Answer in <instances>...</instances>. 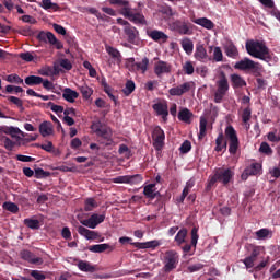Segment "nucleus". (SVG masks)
<instances>
[{
  "mask_svg": "<svg viewBox=\"0 0 280 280\" xmlns=\"http://www.w3.org/2000/svg\"><path fill=\"white\" fill-rule=\"evenodd\" d=\"M91 130H93V133L96 135V137H102V139H105L106 141H110V137H113L110 128L104 127V124L100 120L92 122Z\"/></svg>",
  "mask_w": 280,
  "mask_h": 280,
  "instance_id": "1a4fd4ad",
  "label": "nucleus"
},
{
  "mask_svg": "<svg viewBox=\"0 0 280 280\" xmlns=\"http://www.w3.org/2000/svg\"><path fill=\"white\" fill-rule=\"evenodd\" d=\"M213 60H214V62H222L224 60V55L222 54V48L214 47V49H213Z\"/></svg>",
  "mask_w": 280,
  "mask_h": 280,
  "instance_id": "13d9d810",
  "label": "nucleus"
},
{
  "mask_svg": "<svg viewBox=\"0 0 280 280\" xmlns=\"http://www.w3.org/2000/svg\"><path fill=\"white\" fill-rule=\"evenodd\" d=\"M5 80L10 84H23V79L16 73L9 74Z\"/></svg>",
  "mask_w": 280,
  "mask_h": 280,
  "instance_id": "603ef678",
  "label": "nucleus"
},
{
  "mask_svg": "<svg viewBox=\"0 0 280 280\" xmlns=\"http://www.w3.org/2000/svg\"><path fill=\"white\" fill-rule=\"evenodd\" d=\"M50 175H51V173H49V172H47L43 168H36L35 170V178H38V179L48 178V176H50Z\"/></svg>",
  "mask_w": 280,
  "mask_h": 280,
  "instance_id": "69168bd1",
  "label": "nucleus"
},
{
  "mask_svg": "<svg viewBox=\"0 0 280 280\" xmlns=\"http://www.w3.org/2000/svg\"><path fill=\"white\" fill-rule=\"evenodd\" d=\"M37 40H40V43H47L48 40L49 45H54L56 49H62V47H65L62 45V42L58 40V38H56V35H54V33L51 32H39L37 35Z\"/></svg>",
  "mask_w": 280,
  "mask_h": 280,
  "instance_id": "9d476101",
  "label": "nucleus"
},
{
  "mask_svg": "<svg viewBox=\"0 0 280 280\" xmlns=\"http://www.w3.org/2000/svg\"><path fill=\"white\" fill-rule=\"evenodd\" d=\"M179 261L180 256L178 255V252L174 249L165 252L163 259V271L170 273L172 270H176V268H178Z\"/></svg>",
  "mask_w": 280,
  "mask_h": 280,
  "instance_id": "423d86ee",
  "label": "nucleus"
},
{
  "mask_svg": "<svg viewBox=\"0 0 280 280\" xmlns=\"http://www.w3.org/2000/svg\"><path fill=\"white\" fill-rule=\"evenodd\" d=\"M105 49L110 58H114V60H121V52L117 50V48L106 45Z\"/></svg>",
  "mask_w": 280,
  "mask_h": 280,
  "instance_id": "a19ab883",
  "label": "nucleus"
},
{
  "mask_svg": "<svg viewBox=\"0 0 280 280\" xmlns=\"http://www.w3.org/2000/svg\"><path fill=\"white\" fill-rule=\"evenodd\" d=\"M245 47L247 54H249V56H253V58H258V60H264L265 62H270V60L272 59V57L270 56V49L266 47V44H264V42H247Z\"/></svg>",
  "mask_w": 280,
  "mask_h": 280,
  "instance_id": "f03ea898",
  "label": "nucleus"
},
{
  "mask_svg": "<svg viewBox=\"0 0 280 280\" xmlns=\"http://www.w3.org/2000/svg\"><path fill=\"white\" fill-rule=\"evenodd\" d=\"M110 5H117L118 8H121L120 13L122 16L128 14V11L130 10V2L128 0H109Z\"/></svg>",
  "mask_w": 280,
  "mask_h": 280,
  "instance_id": "393cba45",
  "label": "nucleus"
},
{
  "mask_svg": "<svg viewBox=\"0 0 280 280\" xmlns=\"http://www.w3.org/2000/svg\"><path fill=\"white\" fill-rule=\"evenodd\" d=\"M89 250L91 253H104L105 250H115V247L113 245H109V244H97V245H92V246H89L88 247Z\"/></svg>",
  "mask_w": 280,
  "mask_h": 280,
  "instance_id": "cd10ccee",
  "label": "nucleus"
},
{
  "mask_svg": "<svg viewBox=\"0 0 280 280\" xmlns=\"http://www.w3.org/2000/svg\"><path fill=\"white\" fill-rule=\"evenodd\" d=\"M207 137V118L200 117L198 139Z\"/></svg>",
  "mask_w": 280,
  "mask_h": 280,
  "instance_id": "79ce46f5",
  "label": "nucleus"
},
{
  "mask_svg": "<svg viewBox=\"0 0 280 280\" xmlns=\"http://www.w3.org/2000/svg\"><path fill=\"white\" fill-rule=\"evenodd\" d=\"M39 135H42V137H51V135H54V125L51 121H43L39 125Z\"/></svg>",
  "mask_w": 280,
  "mask_h": 280,
  "instance_id": "4be33fe9",
  "label": "nucleus"
},
{
  "mask_svg": "<svg viewBox=\"0 0 280 280\" xmlns=\"http://www.w3.org/2000/svg\"><path fill=\"white\" fill-rule=\"evenodd\" d=\"M231 82L233 89H242L246 86V80H244L240 74H231Z\"/></svg>",
  "mask_w": 280,
  "mask_h": 280,
  "instance_id": "7c9ffc66",
  "label": "nucleus"
},
{
  "mask_svg": "<svg viewBox=\"0 0 280 280\" xmlns=\"http://www.w3.org/2000/svg\"><path fill=\"white\" fill-rule=\"evenodd\" d=\"M182 48L186 51L187 56H191L194 54V42L188 37L182 39L180 42Z\"/></svg>",
  "mask_w": 280,
  "mask_h": 280,
  "instance_id": "c9c22d12",
  "label": "nucleus"
},
{
  "mask_svg": "<svg viewBox=\"0 0 280 280\" xmlns=\"http://www.w3.org/2000/svg\"><path fill=\"white\" fill-rule=\"evenodd\" d=\"M18 135H20V137L23 138L22 141H26V143H30V141H36L38 139V135L25 133L21 129Z\"/></svg>",
  "mask_w": 280,
  "mask_h": 280,
  "instance_id": "5fc2aeb1",
  "label": "nucleus"
},
{
  "mask_svg": "<svg viewBox=\"0 0 280 280\" xmlns=\"http://www.w3.org/2000/svg\"><path fill=\"white\" fill-rule=\"evenodd\" d=\"M26 86H38L43 84V77L38 75H28L24 79Z\"/></svg>",
  "mask_w": 280,
  "mask_h": 280,
  "instance_id": "473e14b6",
  "label": "nucleus"
},
{
  "mask_svg": "<svg viewBox=\"0 0 280 280\" xmlns=\"http://www.w3.org/2000/svg\"><path fill=\"white\" fill-rule=\"evenodd\" d=\"M47 106L48 108H50V110H52V113H56L57 115H60V113H65V107L56 105L54 104V102H48Z\"/></svg>",
  "mask_w": 280,
  "mask_h": 280,
  "instance_id": "052dcab7",
  "label": "nucleus"
},
{
  "mask_svg": "<svg viewBox=\"0 0 280 280\" xmlns=\"http://www.w3.org/2000/svg\"><path fill=\"white\" fill-rule=\"evenodd\" d=\"M131 246H135L136 248L139 249H145V248H158V246H161V242L154 240V241H149V242H144V243H131Z\"/></svg>",
  "mask_w": 280,
  "mask_h": 280,
  "instance_id": "a878e982",
  "label": "nucleus"
},
{
  "mask_svg": "<svg viewBox=\"0 0 280 280\" xmlns=\"http://www.w3.org/2000/svg\"><path fill=\"white\" fill-rule=\"evenodd\" d=\"M245 170H247V172L250 176H257V174H259V172H261V164L260 163H252Z\"/></svg>",
  "mask_w": 280,
  "mask_h": 280,
  "instance_id": "a18cd8bd",
  "label": "nucleus"
},
{
  "mask_svg": "<svg viewBox=\"0 0 280 280\" xmlns=\"http://www.w3.org/2000/svg\"><path fill=\"white\" fill-rule=\"evenodd\" d=\"M229 89H230V85H229V79L226 78V73H224V71H221L219 73V80L217 81V92L214 93L215 104H221L226 93H229Z\"/></svg>",
  "mask_w": 280,
  "mask_h": 280,
  "instance_id": "39448f33",
  "label": "nucleus"
},
{
  "mask_svg": "<svg viewBox=\"0 0 280 280\" xmlns=\"http://www.w3.org/2000/svg\"><path fill=\"white\" fill-rule=\"evenodd\" d=\"M147 34L149 38L154 40V43H165L166 40L170 39V36H167V34L159 30L148 31Z\"/></svg>",
  "mask_w": 280,
  "mask_h": 280,
  "instance_id": "f3484780",
  "label": "nucleus"
},
{
  "mask_svg": "<svg viewBox=\"0 0 280 280\" xmlns=\"http://www.w3.org/2000/svg\"><path fill=\"white\" fill-rule=\"evenodd\" d=\"M199 235H198V228H192L191 229V241H190V244L191 246H197L198 244V240H199Z\"/></svg>",
  "mask_w": 280,
  "mask_h": 280,
  "instance_id": "338daca9",
  "label": "nucleus"
},
{
  "mask_svg": "<svg viewBox=\"0 0 280 280\" xmlns=\"http://www.w3.org/2000/svg\"><path fill=\"white\" fill-rule=\"evenodd\" d=\"M2 208L5 211H10V213H19V206L16 203H14V202L5 201L2 205Z\"/></svg>",
  "mask_w": 280,
  "mask_h": 280,
  "instance_id": "8fccbe9b",
  "label": "nucleus"
},
{
  "mask_svg": "<svg viewBox=\"0 0 280 280\" xmlns=\"http://www.w3.org/2000/svg\"><path fill=\"white\" fill-rule=\"evenodd\" d=\"M140 183H143V175H127V185H139Z\"/></svg>",
  "mask_w": 280,
  "mask_h": 280,
  "instance_id": "37998d69",
  "label": "nucleus"
},
{
  "mask_svg": "<svg viewBox=\"0 0 280 280\" xmlns=\"http://www.w3.org/2000/svg\"><path fill=\"white\" fill-rule=\"evenodd\" d=\"M235 172L232 168L220 167L214 171V175L210 178L207 185V190L211 189L217 183H222L224 186L233 180Z\"/></svg>",
  "mask_w": 280,
  "mask_h": 280,
  "instance_id": "20e7f679",
  "label": "nucleus"
},
{
  "mask_svg": "<svg viewBox=\"0 0 280 280\" xmlns=\"http://www.w3.org/2000/svg\"><path fill=\"white\" fill-rule=\"evenodd\" d=\"M186 240H187V229L183 228L177 232L175 236V242L177 246H182V244H185Z\"/></svg>",
  "mask_w": 280,
  "mask_h": 280,
  "instance_id": "ea45409f",
  "label": "nucleus"
},
{
  "mask_svg": "<svg viewBox=\"0 0 280 280\" xmlns=\"http://www.w3.org/2000/svg\"><path fill=\"white\" fill-rule=\"evenodd\" d=\"M194 56L196 60H199V62H205V60H207L209 55H207V49L205 48L203 44L196 45V50Z\"/></svg>",
  "mask_w": 280,
  "mask_h": 280,
  "instance_id": "b1692460",
  "label": "nucleus"
},
{
  "mask_svg": "<svg viewBox=\"0 0 280 280\" xmlns=\"http://www.w3.org/2000/svg\"><path fill=\"white\" fill-rule=\"evenodd\" d=\"M62 97L66 100V102L73 104V102L80 97V93H78L75 90H72L71 88H66L63 90Z\"/></svg>",
  "mask_w": 280,
  "mask_h": 280,
  "instance_id": "5701e85b",
  "label": "nucleus"
},
{
  "mask_svg": "<svg viewBox=\"0 0 280 280\" xmlns=\"http://www.w3.org/2000/svg\"><path fill=\"white\" fill-rule=\"evenodd\" d=\"M4 135H9L12 139H15L18 145H21V141L23 138L19 136V132H21V129L19 127H4L3 128Z\"/></svg>",
  "mask_w": 280,
  "mask_h": 280,
  "instance_id": "a211bd4d",
  "label": "nucleus"
},
{
  "mask_svg": "<svg viewBox=\"0 0 280 280\" xmlns=\"http://www.w3.org/2000/svg\"><path fill=\"white\" fill-rule=\"evenodd\" d=\"M83 100H90L91 95H93V89L89 88V85H81L79 88Z\"/></svg>",
  "mask_w": 280,
  "mask_h": 280,
  "instance_id": "09e8293b",
  "label": "nucleus"
},
{
  "mask_svg": "<svg viewBox=\"0 0 280 280\" xmlns=\"http://www.w3.org/2000/svg\"><path fill=\"white\" fill-rule=\"evenodd\" d=\"M156 198L155 205L162 209L163 205H165V196L161 194V191H154L153 192V200Z\"/></svg>",
  "mask_w": 280,
  "mask_h": 280,
  "instance_id": "864d4df0",
  "label": "nucleus"
},
{
  "mask_svg": "<svg viewBox=\"0 0 280 280\" xmlns=\"http://www.w3.org/2000/svg\"><path fill=\"white\" fill-rule=\"evenodd\" d=\"M152 140H153V148L158 152H161L163 150V145H165V131L161 126L154 127L152 131Z\"/></svg>",
  "mask_w": 280,
  "mask_h": 280,
  "instance_id": "0eeeda50",
  "label": "nucleus"
},
{
  "mask_svg": "<svg viewBox=\"0 0 280 280\" xmlns=\"http://www.w3.org/2000/svg\"><path fill=\"white\" fill-rule=\"evenodd\" d=\"M19 58H21V60H24V62H33L34 61V52H21L19 55Z\"/></svg>",
  "mask_w": 280,
  "mask_h": 280,
  "instance_id": "e2e57ef3",
  "label": "nucleus"
},
{
  "mask_svg": "<svg viewBox=\"0 0 280 280\" xmlns=\"http://www.w3.org/2000/svg\"><path fill=\"white\" fill-rule=\"evenodd\" d=\"M153 110H155V113L163 119H167V115H170V112L167 110V103H155L153 105Z\"/></svg>",
  "mask_w": 280,
  "mask_h": 280,
  "instance_id": "bb28decb",
  "label": "nucleus"
},
{
  "mask_svg": "<svg viewBox=\"0 0 280 280\" xmlns=\"http://www.w3.org/2000/svg\"><path fill=\"white\" fill-rule=\"evenodd\" d=\"M153 70L158 78H163V75L172 73V66L167 61L159 60L154 63Z\"/></svg>",
  "mask_w": 280,
  "mask_h": 280,
  "instance_id": "ddd939ff",
  "label": "nucleus"
},
{
  "mask_svg": "<svg viewBox=\"0 0 280 280\" xmlns=\"http://www.w3.org/2000/svg\"><path fill=\"white\" fill-rule=\"evenodd\" d=\"M179 151L182 154H187L188 152H191V142L189 140H185L182 143Z\"/></svg>",
  "mask_w": 280,
  "mask_h": 280,
  "instance_id": "0e129e2a",
  "label": "nucleus"
},
{
  "mask_svg": "<svg viewBox=\"0 0 280 280\" xmlns=\"http://www.w3.org/2000/svg\"><path fill=\"white\" fill-rule=\"evenodd\" d=\"M79 235H82V237H85V240H97L100 237V233L89 230L82 225L78 228Z\"/></svg>",
  "mask_w": 280,
  "mask_h": 280,
  "instance_id": "aec40b11",
  "label": "nucleus"
},
{
  "mask_svg": "<svg viewBox=\"0 0 280 280\" xmlns=\"http://www.w3.org/2000/svg\"><path fill=\"white\" fill-rule=\"evenodd\" d=\"M135 89H136L135 81L128 80L125 84V88L122 89V93L124 95H126V97H128L132 95V93H135Z\"/></svg>",
  "mask_w": 280,
  "mask_h": 280,
  "instance_id": "c03bdc74",
  "label": "nucleus"
},
{
  "mask_svg": "<svg viewBox=\"0 0 280 280\" xmlns=\"http://www.w3.org/2000/svg\"><path fill=\"white\" fill-rule=\"evenodd\" d=\"M149 66L150 59H148V57H144L139 62H135V58H129L126 61V67L129 71H141V73H145V71H148Z\"/></svg>",
  "mask_w": 280,
  "mask_h": 280,
  "instance_id": "6e6552de",
  "label": "nucleus"
},
{
  "mask_svg": "<svg viewBox=\"0 0 280 280\" xmlns=\"http://www.w3.org/2000/svg\"><path fill=\"white\" fill-rule=\"evenodd\" d=\"M234 69L244 71L245 73H250L254 78H259L261 75V71H264V66L259 62L253 61L248 57H245L234 65Z\"/></svg>",
  "mask_w": 280,
  "mask_h": 280,
  "instance_id": "7ed1b4c3",
  "label": "nucleus"
},
{
  "mask_svg": "<svg viewBox=\"0 0 280 280\" xmlns=\"http://www.w3.org/2000/svg\"><path fill=\"white\" fill-rule=\"evenodd\" d=\"M242 261L245 265V268L247 270H250V268H255V262L257 261V259H255V258H253L250 256H247Z\"/></svg>",
  "mask_w": 280,
  "mask_h": 280,
  "instance_id": "680f3d73",
  "label": "nucleus"
},
{
  "mask_svg": "<svg viewBox=\"0 0 280 280\" xmlns=\"http://www.w3.org/2000/svg\"><path fill=\"white\" fill-rule=\"evenodd\" d=\"M125 34L129 38V43H135L137 40V34H139V31L132 25H128L125 27Z\"/></svg>",
  "mask_w": 280,
  "mask_h": 280,
  "instance_id": "e433bc0d",
  "label": "nucleus"
},
{
  "mask_svg": "<svg viewBox=\"0 0 280 280\" xmlns=\"http://www.w3.org/2000/svg\"><path fill=\"white\" fill-rule=\"evenodd\" d=\"M97 207V201L93 198H88L84 202V211H93Z\"/></svg>",
  "mask_w": 280,
  "mask_h": 280,
  "instance_id": "3c124183",
  "label": "nucleus"
},
{
  "mask_svg": "<svg viewBox=\"0 0 280 280\" xmlns=\"http://www.w3.org/2000/svg\"><path fill=\"white\" fill-rule=\"evenodd\" d=\"M154 191H156V184H148L143 187V196L150 201L154 200Z\"/></svg>",
  "mask_w": 280,
  "mask_h": 280,
  "instance_id": "2f4dec72",
  "label": "nucleus"
},
{
  "mask_svg": "<svg viewBox=\"0 0 280 280\" xmlns=\"http://www.w3.org/2000/svg\"><path fill=\"white\" fill-rule=\"evenodd\" d=\"M225 54L229 58H236L240 56L237 46L232 40H228L224 45Z\"/></svg>",
  "mask_w": 280,
  "mask_h": 280,
  "instance_id": "412c9836",
  "label": "nucleus"
},
{
  "mask_svg": "<svg viewBox=\"0 0 280 280\" xmlns=\"http://www.w3.org/2000/svg\"><path fill=\"white\" fill-rule=\"evenodd\" d=\"M106 220V214H92L89 219L83 220L81 224L88 226V229H97L98 224H102Z\"/></svg>",
  "mask_w": 280,
  "mask_h": 280,
  "instance_id": "9b49d317",
  "label": "nucleus"
},
{
  "mask_svg": "<svg viewBox=\"0 0 280 280\" xmlns=\"http://www.w3.org/2000/svg\"><path fill=\"white\" fill-rule=\"evenodd\" d=\"M78 268L81 272H95V267L86 260H80L78 262Z\"/></svg>",
  "mask_w": 280,
  "mask_h": 280,
  "instance_id": "4c0bfd02",
  "label": "nucleus"
},
{
  "mask_svg": "<svg viewBox=\"0 0 280 280\" xmlns=\"http://www.w3.org/2000/svg\"><path fill=\"white\" fill-rule=\"evenodd\" d=\"M245 248L249 254V257H252L253 259H257L259 255L264 253V246H259V245L247 244L245 245Z\"/></svg>",
  "mask_w": 280,
  "mask_h": 280,
  "instance_id": "6ab92c4d",
  "label": "nucleus"
},
{
  "mask_svg": "<svg viewBox=\"0 0 280 280\" xmlns=\"http://www.w3.org/2000/svg\"><path fill=\"white\" fill-rule=\"evenodd\" d=\"M2 142L3 145L5 148V150H8L9 152H12L14 150L15 145H19V142H14L12 141V139L8 138V137H2Z\"/></svg>",
  "mask_w": 280,
  "mask_h": 280,
  "instance_id": "de8ad7c7",
  "label": "nucleus"
},
{
  "mask_svg": "<svg viewBox=\"0 0 280 280\" xmlns=\"http://www.w3.org/2000/svg\"><path fill=\"white\" fill-rule=\"evenodd\" d=\"M225 139L224 141V133L220 132L215 139V152H222V150L226 151L229 145V153L232 156H235L240 151V138L237 137V131L232 125H229L225 128Z\"/></svg>",
  "mask_w": 280,
  "mask_h": 280,
  "instance_id": "f257e3e1",
  "label": "nucleus"
},
{
  "mask_svg": "<svg viewBox=\"0 0 280 280\" xmlns=\"http://www.w3.org/2000/svg\"><path fill=\"white\" fill-rule=\"evenodd\" d=\"M24 224L28 229H33V230L40 229V221H38V219H24Z\"/></svg>",
  "mask_w": 280,
  "mask_h": 280,
  "instance_id": "49530a36",
  "label": "nucleus"
},
{
  "mask_svg": "<svg viewBox=\"0 0 280 280\" xmlns=\"http://www.w3.org/2000/svg\"><path fill=\"white\" fill-rule=\"evenodd\" d=\"M192 22L196 25H200L201 27H205V30H213L215 27V24L213 23V21L207 18H199V19L192 20Z\"/></svg>",
  "mask_w": 280,
  "mask_h": 280,
  "instance_id": "c85d7f7f",
  "label": "nucleus"
},
{
  "mask_svg": "<svg viewBox=\"0 0 280 280\" xmlns=\"http://www.w3.org/2000/svg\"><path fill=\"white\" fill-rule=\"evenodd\" d=\"M259 152L261 154H266L267 156H272V148H270V144H268V142H261Z\"/></svg>",
  "mask_w": 280,
  "mask_h": 280,
  "instance_id": "6e6d98bb",
  "label": "nucleus"
},
{
  "mask_svg": "<svg viewBox=\"0 0 280 280\" xmlns=\"http://www.w3.org/2000/svg\"><path fill=\"white\" fill-rule=\"evenodd\" d=\"M183 71L186 75H194V71H195L194 63L191 61H186L183 65Z\"/></svg>",
  "mask_w": 280,
  "mask_h": 280,
  "instance_id": "bf43d9fd",
  "label": "nucleus"
},
{
  "mask_svg": "<svg viewBox=\"0 0 280 280\" xmlns=\"http://www.w3.org/2000/svg\"><path fill=\"white\" fill-rule=\"evenodd\" d=\"M192 117L194 113H191L188 108H184L178 113L179 121H184L185 124H191Z\"/></svg>",
  "mask_w": 280,
  "mask_h": 280,
  "instance_id": "72a5a7b5",
  "label": "nucleus"
},
{
  "mask_svg": "<svg viewBox=\"0 0 280 280\" xmlns=\"http://www.w3.org/2000/svg\"><path fill=\"white\" fill-rule=\"evenodd\" d=\"M256 240H268L272 237V231L269 229L262 228L255 232Z\"/></svg>",
  "mask_w": 280,
  "mask_h": 280,
  "instance_id": "58836bf2",
  "label": "nucleus"
},
{
  "mask_svg": "<svg viewBox=\"0 0 280 280\" xmlns=\"http://www.w3.org/2000/svg\"><path fill=\"white\" fill-rule=\"evenodd\" d=\"M192 84H194V82H185L175 88H171L168 90V93H170V95H172V97H180V96L185 95V93H189L191 91Z\"/></svg>",
  "mask_w": 280,
  "mask_h": 280,
  "instance_id": "f8f14e48",
  "label": "nucleus"
},
{
  "mask_svg": "<svg viewBox=\"0 0 280 280\" xmlns=\"http://www.w3.org/2000/svg\"><path fill=\"white\" fill-rule=\"evenodd\" d=\"M118 153L125 155V159H130V156H132V151L126 144L119 145Z\"/></svg>",
  "mask_w": 280,
  "mask_h": 280,
  "instance_id": "4d7b16f0",
  "label": "nucleus"
},
{
  "mask_svg": "<svg viewBox=\"0 0 280 280\" xmlns=\"http://www.w3.org/2000/svg\"><path fill=\"white\" fill-rule=\"evenodd\" d=\"M124 16L131 21V23H135V25H148L145 16L142 13H136L132 9L128 10Z\"/></svg>",
  "mask_w": 280,
  "mask_h": 280,
  "instance_id": "2eb2a0df",
  "label": "nucleus"
},
{
  "mask_svg": "<svg viewBox=\"0 0 280 280\" xmlns=\"http://www.w3.org/2000/svg\"><path fill=\"white\" fill-rule=\"evenodd\" d=\"M101 85H102L104 93H106V95H108L109 100H112V102L117 104V97L113 94V88H110L108 85V83L106 82L105 79L101 80Z\"/></svg>",
  "mask_w": 280,
  "mask_h": 280,
  "instance_id": "f704fd0d",
  "label": "nucleus"
},
{
  "mask_svg": "<svg viewBox=\"0 0 280 280\" xmlns=\"http://www.w3.org/2000/svg\"><path fill=\"white\" fill-rule=\"evenodd\" d=\"M242 121L245 125L246 130H250V124H248L250 121V118L253 117V109H250V107H246L243 109L242 112Z\"/></svg>",
  "mask_w": 280,
  "mask_h": 280,
  "instance_id": "c756f323",
  "label": "nucleus"
},
{
  "mask_svg": "<svg viewBox=\"0 0 280 280\" xmlns=\"http://www.w3.org/2000/svg\"><path fill=\"white\" fill-rule=\"evenodd\" d=\"M170 27L171 30H173V32H178L180 36L191 34V31L189 30V25H187V22L183 20H175L170 24Z\"/></svg>",
  "mask_w": 280,
  "mask_h": 280,
  "instance_id": "4468645a",
  "label": "nucleus"
},
{
  "mask_svg": "<svg viewBox=\"0 0 280 280\" xmlns=\"http://www.w3.org/2000/svg\"><path fill=\"white\" fill-rule=\"evenodd\" d=\"M20 257H21V259H23L24 261H27L28 264H33L35 266H43V258L36 257V255H34V253H32L27 249L21 250Z\"/></svg>",
  "mask_w": 280,
  "mask_h": 280,
  "instance_id": "dca6fc26",
  "label": "nucleus"
},
{
  "mask_svg": "<svg viewBox=\"0 0 280 280\" xmlns=\"http://www.w3.org/2000/svg\"><path fill=\"white\" fill-rule=\"evenodd\" d=\"M31 277H33V279H36V280H46L47 279V276H45V273H43V271H38V270H32Z\"/></svg>",
  "mask_w": 280,
  "mask_h": 280,
  "instance_id": "774afa93",
  "label": "nucleus"
}]
</instances>
